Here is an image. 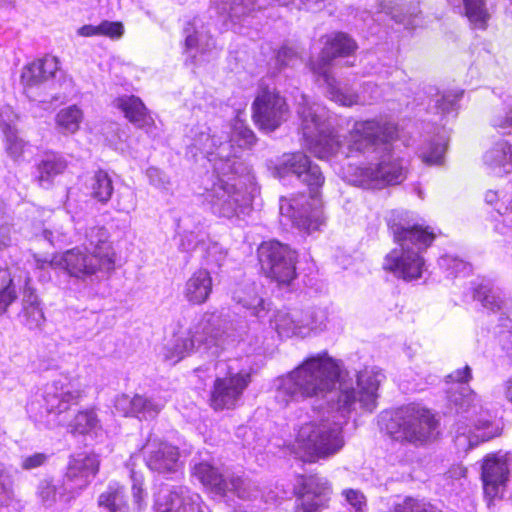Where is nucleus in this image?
Masks as SVG:
<instances>
[{"label": "nucleus", "instance_id": "c85d7f7f", "mask_svg": "<svg viewBox=\"0 0 512 512\" xmlns=\"http://www.w3.org/2000/svg\"><path fill=\"white\" fill-rule=\"evenodd\" d=\"M473 298L479 301L484 308L493 312L502 311L506 307L500 289L495 287L489 279H482L475 284Z\"/></svg>", "mask_w": 512, "mask_h": 512}, {"label": "nucleus", "instance_id": "a878e982", "mask_svg": "<svg viewBox=\"0 0 512 512\" xmlns=\"http://www.w3.org/2000/svg\"><path fill=\"white\" fill-rule=\"evenodd\" d=\"M484 164L496 175L512 172V145L506 141L497 142L483 157Z\"/></svg>", "mask_w": 512, "mask_h": 512}, {"label": "nucleus", "instance_id": "aec40b11", "mask_svg": "<svg viewBox=\"0 0 512 512\" xmlns=\"http://www.w3.org/2000/svg\"><path fill=\"white\" fill-rule=\"evenodd\" d=\"M57 70L58 62L53 57L38 59L26 65L21 73V84L26 96L30 100L37 101L34 89L40 88L41 85L52 79Z\"/></svg>", "mask_w": 512, "mask_h": 512}, {"label": "nucleus", "instance_id": "412c9836", "mask_svg": "<svg viewBox=\"0 0 512 512\" xmlns=\"http://www.w3.org/2000/svg\"><path fill=\"white\" fill-rule=\"evenodd\" d=\"M509 468L505 457L496 454H488L481 466V479L485 494L496 497L500 488H503L508 481Z\"/></svg>", "mask_w": 512, "mask_h": 512}, {"label": "nucleus", "instance_id": "4d7b16f0", "mask_svg": "<svg viewBox=\"0 0 512 512\" xmlns=\"http://www.w3.org/2000/svg\"><path fill=\"white\" fill-rule=\"evenodd\" d=\"M447 383L454 385H466L472 379V370L470 366L466 365L462 369H456L446 376Z\"/></svg>", "mask_w": 512, "mask_h": 512}, {"label": "nucleus", "instance_id": "7ed1b4c3", "mask_svg": "<svg viewBox=\"0 0 512 512\" xmlns=\"http://www.w3.org/2000/svg\"><path fill=\"white\" fill-rule=\"evenodd\" d=\"M275 174L280 177L295 175L306 184L310 193L298 194L290 199L281 198L280 213L287 216L300 230L311 233L324 223L318 189L324 183V176L318 165L313 164L302 152L284 154L275 165Z\"/></svg>", "mask_w": 512, "mask_h": 512}, {"label": "nucleus", "instance_id": "1a4fd4ad", "mask_svg": "<svg viewBox=\"0 0 512 512\" xmlns=\"http://www.w3.org/2000/svg\"><path fill=\"white\" fill-rule=\"evenodd\" d=\"M438 426V420L429 409L409 404L392 413L385 430L395 441L420 446L437 438Z\"/></svg>", "mask_w": 512, "mask_h": 512}, {"label": "nucleus", "instance_id": "72a5a7b5", "mask_svg": "<svg viewBox=\"0 0 512 512\" xmlns=\"http://www.w3.org/2000/svg\"><path fill=\"white\" fill-rule=\"evenodd\" d=\"M63 488L64 479H62V481H58V483H54L53 480L50 479H43L38 485L37 493L45 506H52L56 502L57 498L64 502H69L71 499L75 498L73 493H70Z\"/></svg>", "mask_w": 512, "mask_h": 512}, {"label": "nucleus", "instance_id": "69168bd1", "mask_svg": "<svg viewBox=\"0 0 512 512\" xmlns=\"http://www.w3.org/2000/svg\"><path fill=\"white\" fill-rule=\"evenodd\" d=\"M506 398L512 403V377L505 384Z\"/></svg>", "mask_w": 512, "mask_h": 512}, {"label": "nucleus", "instance_id": "603ef678", "mask_svg": "<svg viewBox=\"0 0 512 512\" xmlns=\"http://www.w3.org/2000/svg\"><path fill=\"white\" fill-rule=\"evenodd\" d=\"M499 218H496V230L503 235H512V208L505 207L504 211L497 209Z\"/></svg>", "mask_w": 512, "mask_h": 512}, {"label": "nucleus", "instance_id": "b1692460", "mask_svg": "<svg viewBox=\"0 0 512 512\" xmlns=\"http://www.w3.org/2000/svg\"><path fill=\"white\" fill-rule=\"evenodd\" d=\"M213 283L210 273L205 269L195 271L185 282L183 296L192 305L207 302L212 293Z\"/></svg>", "mask_w": 512, "mask_h": 512}, {"label": "nucleus", "instance_id": "473e14b6", "mask_svg": "<svg viewBox=\"0 0 512 512\" xmlns=\"http://www.w3.org/2000/svg\"><path fill=\"white\" fill-rule=\"evenodd\" d=\"M256 140L254 132L249 127L240 120L235 121L230 140L227 141L231 144L230 159L242 161L237 155L239 149L251 148L256 143Z\"/></svg>", "mask_w": 512, "mask_h": 512}, {"label": "nucleus", "instance_id": "f3484780", "mask_svg": "<svg viewBox=\"0 0 512 512\" xmlns=\"http://www.w3.org/2000/svg\"><path fill=\"white\" fill-rule=\"evenodd\" d=\"M331 494L327 480L318 475L300 476L294 512H321Z\"/></svg>", "mask_w": 512, "mask_h": 512}, {"label": "nucleus", "instance_id": "dca6fc26", "mask_svg": "<svg viewBox=\"0 0 512 512\" xmlns=\"http://www.w3.org/2000/svg\"><path fill=\"white\" fill-rule=\"evenodd\" d=\"M100 459L94 453H78L69 458L64 479V490L75 496L85 489L99 471Z\"/></svg>", "mask_w": 512, "mask_h": 512}, {"label": "nucleus", "instance_id": "58836bf2", "mask_svg": "<svg viewBox=\"0 0 512 512\" xmlns=\"http://www.w3.org/2000/svg\"><path fill=\"white\" fill-rule=\"evenodd\" d=\"M227 492H233L238 498L251 500L258 496L257 485L247 478L230 474L228 478Z\"/></svg>", "mask_w": 512, "mask_h": 512}, {"label": "nucleus", "instance_id": "393cba45", "mask_svg": "<svg viewBox=\"0 0 512 512\" xmlns=\"http://www.w3.org/2000/svg\"><path fill=\"white\" fill-rule=\"evenodd\" d=\"M85 238L93 250L91 253L102 260V265L106 269H114L115 252L109 241L108 230L103 226L89 227L85 232Z\"/></svg>", "mask_w": 512, "mask_h": 512}, {"label": "nucleus", "instance_id": "774afa93", "mask_svg": "<svg viewBox=\"0 0 512 512\" xmlns=\"http://www.w3.org/2000/svg\"><path fill=\"white\" fill-rule=\"evenodd\" d=\"M494 197H496V194H495V193H493V192H488V193L486 194V200H487L488 202H492V201H493V199H494Z\"/></svg>", "mask_w": 512, "mask_h": 512}, {"label": "nucleus", "instance_id": "de8ad7c7", "mask_svg": "<svg viewBox=\"0 0 512 512\" xmlns=\"http://www.w3.org/2000/svg\"><path fill=\"white\" fill-rule=\"evenodd\" d=\"M393 512H441L432 504L413 498H406L393 508Z\"/></svg>", "mask_w": 512, "mask_h": 512}, {"label": "nucleus", "instance_id": "9b49d317", "mask_svg": "<svg viewBox=\"0 0 512 512\" xmlns=\"http://www.w3.org/2000/svg\"><path fill=\"white\" fill-rule=\"evenodd\" d=\"M257 253L261 270L278 284H290L296 277L297 254L288 245L275 240L263 242Z\"/></svg>", "mask_w": 512, "mask_h": 512}, {"label": "nucleus", "instance_id": "e2e57ef3", "mask_svg": "<svg viewBox=\"0 0 512 512\" xmlns=\"http://www.w3.org/2000/svg\"><path fill=\"white\" fill-rule=\"evenodd\" d=\"M27 306H40L38 296L31 288H26L23 294V308Z\"/></svg>", "mask_w": 512, "mask_h": 512}, {"label": "nucleus", "instance_id": "20e7f679", "mask_svg": "<svg viewBox=\"0 0 512 512\" xmlns=\"http://www.w3.org/2000/svg\"><path fill=\"white\" fill-rule=\"evenodd\" d=\"M231 145L223 144L215 161L218 182L207 189L205 199L213 214L231 219L245 215L252 203L254 176L243 161L231 160Z\"/></svg>", "mask_w": 512, "mask_h": 512}, {"label": "nucleus", "instance_id": "423d86ee", "mask_svg": "<svg viewBox=\"0 0 512 512\" xmlns=\"http://www.w3.org/2000/svg\"><path fill=\"white\" fill-rule=\"evenodd\" d=\"M297 101V114L306 147L316 157L326 159L338 153L341 147L339 136L334 132L329 110L321 104L311 102L301 94Z\"/></svg>", "mask_w": 512, "mask_h": 512}, {"label": "nucleus", "instance_id": "f03ea898", "mask_svg": "<svg viewBox=\"0 0 512 512\" xmlns=\"http://www.w3.org/2000/svg\"><path fill=\"white\" fill-rule=\"evenodd\" d=\"M395 136L396 127L391 123L376 120L356 122L350 132L349 152L376 153L380 155L379 161L362 165L349 164L343 171L344 180L367 190L401 183L405 178L404 167L401 160L392 153L391 142Z\"/></svg>", "mask_w": 512, "mask_h": 512}, {"label": "nucleus", "instance_id": "79ce46f5", "mask_svg": "<svg viewBox=\"0 0 512 512\" xmlns=\"http://www.w3.org/2000/svg\"><path fill=\"white\" fill-rule=\"evenodd\" d=\"M465 15L477 28L484 29L489 19L484 0H463Z\"/></svg>", "mask_w": 512, "mask_h": 512}, {"label": "nucleus", "instance_id": "a19ab883", "mask_svg": "<svg viewBox=\"0 0 512 512\" xmlns=\"http://www.w3.org/2000/svg\"><path fill=\"white\" fill-rule=\"evenodd\" d=\"M72 433L87 434L99 426V419L93 409L79 411L69 424Z\"/></svg>", "mask_w": 512, "mask_h": 512}, {"label": "nucleus", "instance_id": "cd10ccee", "mask_svg": "<svg viewBox=\"0 0 512 512\" xmlns=\"http://www.w3.org/2000/svg\"><path fill=\"white\" fill-rule=\"evenodd\" d=\"M271 325L280 337L290 338L300 335L309 324L300 317L298 311L279 310L274 315V319L271 320Z\"/></svg>", "mask_w": 512, "mask_h": 512}, {"label": "nucleus", "instance_id": "7c9ffc66", "mask_svg": "<svg viewBox=\"0 0 512 512\" xmlns=\"http://www.w3.org/2000/svg\"><path fill=\"white\" fill-rule=\"evenodd\" d=\"M102 512H129L125 489L118 483L110 484L98 498Z\"/></svg>", "mask_w": 512, "mask_h": 512}, {"label": "nucleus", "instance_id": "49530a36", "mask_svg": "<svg viewBox=\"0 0 512 512\" xmlns=\"http://www.w3.org/2000/svg\"><path fill=\"white\" fill-rule=\"evenodd\" d=\"M463 91H455L437 96L433 108L436 113L447 114L456 109L458 100L462 97Z\"/></svg>", "mask_w": 512, "mask_h": 512}, {"label": "nucleus", "instance_id": "8fccbe9b", "mask_svg": "<svg viewBox=\"0 0 512 512\" xmlns=\"http://www.w3.org/2000/svg\"><path fill=\"white\" fill-rule=\"evenodd\" d=\"M300 60L299 53L296 49L289 46H282L276 55V64L281 68L294 67Z\"/></svg>", "mask_w": 512, "mask_h": 512}, {"label": "nucleus", "instance_id": "a18cd8bd", "mask_svg": "<svg viewBox=\"0 0 512 512\" xmlns=\"http://www.w3.org/2000/svg\"><path fill=\"white\" fill-rule=\"evenodd\" d=\"M22 322L30 330H40L45 323V316L40 306H27L22 309Z\"/></svg>", "mask_w": 512, "mask_h": 512}, {"label": "nucleus", "instance_id": "680f3d73", "mask_svg": "<svg viewBox=\"0 0 512 512\" xmlns=\"http://www.w3.org/2000/svg\"><path fill=\"white\" fill-rule=\"evenodd\" d=\"M503 349L512 360V330L503 331L500 336Z\"/></svg>", "mask_w": 512, "mask_h": 512}, {"label": "nucleus", "instance_id": "2f4dec72", "mask_svg": "<svg viewBox=\"0 0 512 512\" xmlns=\"http://www.w3.org/2000/svg\"><path fill=\"white\" fill-rule=\"evenodd\" d=\"M66 167L67 162L62 156L47 154L37 165L36 179L41 186H44V184L49 185L51 180L63 173Z\"/></svg>", "mask_w": 512, "mask_h": 512}, {"label": "nucleus", "instance_id": "c9c22d12", "mask_svg": "<svg viewBox=\"0 0 512 512\" xmlns=\"http://www.w3.org/2000/svg\"><path fill=\"white\" fill-rule=\"evenodd\" d=\"M89 189L91 197L102 204L111 199L114 191L111 177L102 169L97 170L91 177Z\"/></svg>", "mask_w": 512, "mask_h": 512}, {"label": "nucleus", "instance_id": "f257e3e1", "mask_svg": "<svg viewBox=\"0 0 512 512\" xmlns=\"http://www.w3.org/2000/svg\"><path fill=\"white\" fill-rule=\"evenodd\" d=\"M383 375L364 369L356 380L340 369L327 352L308 357L289 373L274 380V399L282 407L308 398H325L334 393L339 419L332 411L303 423L296 436L294 453L304 462H315L337 454L345 444L342 428L352 411L372 412L376 408L378 388Z\"/></svg>", "mask_w": 512, "mask_h": 512}, {"label": "nucleus", "instance_id": "4c0bfd02", "mask_svg": "<svg viewBox=\"0 0 512 512\" xmlns=\"http://www.w3.org/2000/svg\"><path fill=\"white\" fill-rule=\"evenodd\" d=\"M233 298L238 304L251 310V314L257 318H263L269 310L265 301L255 293L254 287H248L246 292L236 291Z\"/></svg>", "mask_w": 512, "mask_h": 512}, {"label": "nucleus", "instance_id": "09e8293b", "mask_svg": "<svg viewBox=\"0 0 512 512\" xmlns=\"http://www.w3.org/2000/svg\"><path fill=\"white\" fill-rule=\"evenodd\" d=\"M481 432H483V429L479 431L476 427H473V430L469 429V434L465 431L458 433L454 440L458 450L467 451L478 445L479 442H485L486 440L479 436Z\"/></svg>", "mask_w": 512, "mask_h": 512}, {"label": "nucleus", "instance_id": "ddd939ff", "mask_svg": "<svg viewBox=\"0 0 512 512\" xmlns=\"http://www.w3.org/2000/svg\"><path fill=\"white\" fill-rule=\"evenodd\" d=\"M253 120L260 130L272 132L288 118L286 100L275 90L261 87L252 104Z\"/></svg>", "mask_w": 512, "mask_h": 512}, {"label": "nucleus", "instance_id": "5701e85b", "mask_svg": "<svg viewBox=\"0 0 512 512\" xmlns=\"http://www.w3.org/2000/svg\"><path fill=\"white\" fill-rule=\"evenodd\" d=\"M115 409L124 416H135L140 419L154 418L161 410L158 403L142 395L122 394L115 399Z\"/></svg>", "mask_w": 512, "mask_h": 512}, {"label": "nucleus", "instance_id": "a211bd4d", "mask_svg": "<svg viewBox=\"0 0 512 512\" xmlns=\"http://www.w3.org/2000/svg\"><path fill=\"white\" fill-rule=\"evenodd\" d=\"M142 450L147 467L154 472L175 473L180 467L179 450L168 442L148 440Z\"/></svg>", "mask_w": 512, "mask_h": 512}, {"label": "nucleus", "instance_id": "37998d69", "mask_svg": "<svg viewBox=\"0 0 512 512\" xmlns=\"http://www.w3.org/2000/svg\"><path fill=\"white\" fill-rule=\"evenodd\" d=\"M123 31L124 28L122 23L103 21L97 26L84 25L78 30V33L84 37L105 35L114 38L120 37L123 34Z\"/></svg>", "mask_w": 512, "mask_h": 512}, {"label": "nucleus", "instance_id": "0eeeda50", "mask_svg": "<svg viewBox=\"0 0 512 512\" xmlns=\"http://www.w3.org/2000/svg\"><path fill=\"white\" fill-rule=\"evenodd\" d=\"M224 331L220 316L205 313L200 321L184 333L174 336L168 346L166 358L179 362L192 352H199L208 359L220 355L224 348Z\"/></svg>", "mask_w": 512, "mask_h": 512}, {"label": "nucleus", "instance_id": "e433bc0d", "mask_svg": "<svg viewBox=\"0 0 512 512\" xmlns=\"http://www.w3.org/2000/svg\"><path fill=\"white\" fill-rule=\"evenodd\" d=\"M0 132L4 137L6 152L14 160L18 159L23 153L25 143L18 136L16 127L3 119L2 113L0 114Z\"/></svg>", "mask_w": 512, "mask_h": 512}, {"label": "nucleus", "instance_id": "4468645a", "mask_svg": "<svg viewBox=\"0 0 512 512\" xmlns=\"http://www.w3.org/2000/svg\"><path fill=\"white\" fill-rule=\"evenodd\" d=\"M156 512H208L199 494L181 485L162 484L155 494Z\"/></svg>", "mask_w": 512, "mask_h": 512}, {"label": "nucleus", "instance_id": "f704fd0d", "mask_svg": "<svg viewBox=\"0 0 512 512\" xmlns=\"http://www.w3.org/2000/svg\"><path fill=\"white\" fill-rule=\"evenodd\" d=\"M82 120V110L76 105H71L57 113L55 118L56 128L61 134H74L79 130Z\"/></svg>", "mask_w": 512, "mask_h": 512}, {"label": "nucleus", "instance_id": "5fc2aeb1", "mask_svg": "<svg viewBox=\"0 0 512 512\" xmlns=\"http://www.w3.org/2000/svg\"><path fill=\"white\" fill-rule=\"evenodd\" d=\"M491 124L501 134L512 133V108L503 115H496L491 120Z\"/></svg>", "mask_w": 512, "mask_h": 512}, {"label": "nucleus", "instance_id": "9d476101", "mask_svg": "<svg viewBox=\"0 0 512 512\" xmlns=\"http://www.w3.org/2000/svg\"><path fill=\"white\" fill-rule=\"evenodd\" d=\"M449 407L457 414H463L471 427H476L483 440H490L500 434L499 427L492 421V415L483 409L477 394L467 385H453L447 391Z\"/></svg>", "mask_w": 512, "mask_h": 512}, {"label": "nucleus", "instance_id": "bb28decb", "mask_svg": "<svg viewBox=\"0 0 512 512\" xmlns=\"http://www.w3.org/2000/svg\"><path fill=\"white\" fill-rule=\"evenodd\" d=\"M192 475L216 494L225 495L227 493L230 474H222L211 464L207 462L195 463L192 468Z\"/></svg>", "mask_w": 512, "mask_h": 512}, {"label": "nucleus", "instance_id": "6ab92c4d", "mask_svg": "<svg viewBox=\"0 0 512 512\" xmlns=\"http://www.w3.org/2000/svg\"><path fill=\"white\" fill-rule=\"evenodd\" d=\"M249 383L248 373H236L229 377L217 378L211 394L212 407L216 410L234 407Z\"/></svg>", "mask_w": 512, "mask_h": 512}, {"label": "nucleus", "instance_id": "c03bdc74", "mask_svg": "<svg viewBox=\"0 0 512 512\" xmlns=\"http://www.w3.org/2000/svg\"><path fill=\"white\" fill-rule=\"evenodd\" d=\"M17 298V292L7 271L0 269V314L4 313Z\"/></svg>", "mask_w": 512, "mask_h": 512}, {"label": "nucleus", "instance_id": "0e129e2a", "mask_svg": "<svg viewBox=\"0 0 512 512\" xmlns=\"http://www.w3.org/2000/svg\"><path fill=\"white\" fill-rule=\"evenodd\" d=\"M466 473H467V469L464 466L455 465V466H452L447 471V476H448V478H451V479H461V478L466 477Z\"/></svg>", "mask_w": 512, "mask_h": 512}, {"label": "nucleus", "instance_id": "39448f33", "mask_svg": "<svg viewBox=\"0 0 512 512\" xmlns=\"http://www.w3.org/2000/svg\"><path fill=\"white\" fill-rule=\"evenodd\" d=\"M388 224L399 248L386 255L383 268L404 280L420 278L424 268L422 253L436 237L433 230L403 217L392 218Z\"/></svg>", "mask_w": 512, "mask_h": 512}, {"label": "nucleus", "instance_id": "2eb2a0df", "mask_svg": "<svg viewBox=\"0 0 512 512\" xmlns=\"http://www.w3.org/2000/svg\"><path fill=\"white\" fill-rule=\"evenodd\" d=\"M85 392L74 381L61 377L46 385L44 392V407L48 414L57 418L78 405L84 398Z\"/></svg>", "mask_w": 512, "mask_h": 512}, {"label": "nucleus", "instance_id": "f8f14e48", "mask_svg": "<svg viewBox=\"0 0 512 512\" xmlns=\"http://www.w3.org/2000/svg\"><path fill=\"white\" fill-rule=\"evenodd\" d=\"M38 268H44L45 265L52 268L64 269L70 276L85 280L98 272L109 273L113 269H106L102 265V260L93 253L73 248L63 254L55 255L51 260H41L35 258Z\"/></svg>", "mask_w": 512, "mask_h": 512}, {"label": "nucleus", "instance_id": "ea45409f", "mask_svg": "<svg viewBox=\"0 0 512 512\" xmlns=\"http://www.w3.org/2000/svg\"><path fill=\"white\" fill-rule=\"evenodd\" d=\"M223 144H228V142H219L217 141L215 136H211L208 131H200L197 137L194 139V146L205 153L208 156L210 162L213 163V168L215 169V161L220 160V157L217 155L220 146ZM229 145H231L229 143Z\"/></svg>", "mask_w": 512, "mask_h": 512}, {"label": "nucleus", "instance_id": "c756f323", "mask_svg": "<svg viewBox=\"0 0 512 512\" xmlns=\"http://www.w3.org/2000/svg\"><path fill=\"white\" fill-rule=\"evenodd\" d=\"M115 105L125 115V117L134 125L143 127L149 123L150 117L147 109L140 98L131 96H122L116 99Z\"/></svg>", "mask_w": 512, "mask_h": 512}, {"label": "nucleus", "instance_id": "6e6552de", "mask_svg": "<svg viewBox=\"0 0 512 512\" xmlns=\"http://www.w3.org/2000/svg\"><path fill=\"white\" fill-rule=\"evenodd\" d=\"M357 49V44L349 35L339 32L328 39L316 59L309 61L310 71L326 84L329 99L342 105L352 106L358 102V95L350 88L342 87L332 76L331 68L338 58L350 57Z\"/></svg>", "mask_w": 512, "mask_h": 512}, {"label": "nucleus", "instance_id": "338daca9", "mask_svg": "<svg viewBox=\"0 0 512 512\" xmlns=\"http://www.w3.org/2000/svg\"><path fill=\"white\" fill-rule=\"evenodd\" d=\"M41 238L44 240H47L51 245L54 244L53 240V232L47 229H44L40 235Z\"/></svg>", "mask_w": 512, "mask_h": 512}, {"label": "nucleus", "instance_id": "052dcab7", "mask_svg": "<svg viewBox=\"0 0 512 512\" xmlns=\"http://www.w3.org/2000/svg\"><path fill=\"white\" fill-rule=\"evenodd\" d=\"M133 484H132V494L134 498V502L141 507V502L145 497L144 490L142 489V481L137 479L134 475L132 476Z\"/></svg>", "mask_w": 512, "mask_h": 512}, {"label": "nucleus", "instance_id": "bf43d9fd", "mask_svg": "<svg viewBox=\"0 0 512 512\" xmlns=\"http://www.w3.org/2000/svg\"><path fill=\"white\" fill-rule=\"evenodd\" d=\"M47 460V455L44 453H35L26 456L22 459L21 467L24 470H32L42 466Z\"/></svg>", "mask_w": 512, "mask_h": 512}, {"label": "nucleus", "instance_id": "864d4df0", "mask_svg": "<svg viewBox=\"0 0 512 512\" xmlns=\"http://www.w3.org/2000/svg\"><path fill=\"white\" fill-rule=\"evenodd\" d=\"M146 175L151 185L158 189H167L170 185L169 177L165 172L156 167H150L146 171Z\"/></svg>", "mask_w": 512, "mask_h": 512}, {"label": "nucleus", "instance_id": "4be33fe9", "mask_svg": "<svg viewBox=\"0 0 512 512\" xmlns=\"http://www.w3.org/2000/svg\"><path fill=\"white\" fill-rule=\"evenodd\" d=\"M185 49L193 58L206 55L216 49V42L208 26L199 17L193 18L184 28Z\"/></svg>", "mask_w": 512, "mask_h": 512}, {"label": "nucleus", "instance_id": "6e6d98bb", "mask_svg": "<svg viewBox=\"0 0 512 512\" xmlns=\"http://www.w3.org/2000/svg\"><path fill=\"white\" fill-rule=\"evenodd\" d=\"M345 499L354 509V512H364L366 509V499L359 490L349 489L344 491Z\"/></svg>", "mask_w": 512, "mask_h": 512}, {"label": "nucleus", "instance_id": "3c124183", "mask_svg": "<svg viewBox=\"0 0 512 512\" xmlns=\"http://www.w3.org/2000/svg\"><path fill=\"white\" fill-rule=\"evenodd\" d=\"M446 151V144L442 142H433L429 150L422 155L423 162L429 165L441 164L443 155Z\"/></svg>", "mask_w": 512, "mask_h": 512}, {"label": "nucleus", "instance_id": "13d9d810", "mask_svg": "<svg viewBox=\"0 0 512 512\" xmlns=\"http://www.w3.org/2000/svg\"><path fill=\"white\" fill-rule=\"evenodd\" d=\"M12 495L13 491L10 476L0 469V506L7 505Z\"/></svg>", "mask_w": 512, "mask_h": 512}]
</instances>
